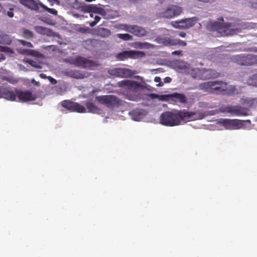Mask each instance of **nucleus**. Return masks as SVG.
<instances>
[{
  "mask_svg": "<svg viewBox=\"0 0 257 257\" xmlns=\"http://www.w3.org/2000/svg\"><path fill=\"white\" fill-rule=\"evenodd\" d=\"M161 2V3H162V2H163L164 0H160Z\"/></svg>",
  "mask_w": 257,
  "mask_h": 257,
  "instance_id": "4d7b16f0",
  "label": "nucleus"
},
{
  "mask_svg": "<svg viewBox=\"0 0 257 257\" xmlns=\"http://www.w3.org/2000/svg\"><path fill=\"white\" fill-rule=\"evenodd\" d=\"M170 101L174 102H179L185 103L187 101V98L185 94L177 92L173 93L170 94Z\"/></svg>",
  "mask_w": 257,
  "mask_h": 257,
  "instance_id": "aec40b11",
  "label": "nucleus"
},
{
  "mask_svg": "<svg viewBox=\"0 0 257 257\" xmlns=\"http://www.w3.org/2000/svg\"><path fill=\"white\" fill-rule=\"evenodd\" d=\"M117 85L120 87L128 89L142 88L143 86L140 83L134 81H130L127 80H123L118 82Z\"/></svg>",
  "mask_w": 257,
  "mask_h": 257,
  "instance_id": "2eb2a0df",
  "label": "nucleus"
},
{
  "mask_svg": "<svg viewBox=\"0 0 257 257\" xmlns=\"http://www.w3.org/2000/svg\"><path fill=\"white\" fill-rule=\"evenodd\" d=\"M86 106L89 112L95 113L99 110V108L92 102H87L86 103Z\"/></svg>",
  "mask_w": 257,
  "mask_h": 257,
  "instance_id": "bb28decb",
  "label": "nucleus"
},
{
  "mask_svg": "<svg viewBox=\"0 0 257 257\" xmlns=\"http://www.w3.org/2000/svg\"><path fill=\"white\" fill-rule=\"evenodd\" d=\"M34 29L37 33L41 35L50 36L52 33V31L50 29L42 26H35Z\"/></svg>",
  "mask_w": 257,
  "mask_h": 257,
  "instance_id": "5701e85b",
  "label": "nucleus"
},
{
  "mask_svg": "<svg viewBox=\"0 0 257 257\" xmlns=\"http://www.w3.org/2000/svg\"><path fill=\"white\" fill-rule=\"evenodd\" d=\"M219 21L211 22L208 24L207 28L210 31H217L223 36L226 34L227 31L232 26L230 23H223L222 17L218 19Z\"/></svg>",
  "mask_w": 257,
  "mask_h": 257,
  "instance_id": "20e7f679",
  "label": "nucleus"
},
{
  "mask_svg": "<svg viewBox=\"0 0 257 257\" xmlns=\"http://www.w3.org/2000/svg\"><path fill=\"white\" fill-rule=\"evenodd\" d=\"M48 79L49 80L50 82L53 84H55L57 83V81L55 79L52 78L51 76H48Z\"/></svg>",
  "mask_w": 257,
  "mask_h": 257,
  "instance_id": "c03bdc74",
  "label": "nucleus"
},
{
  "mask_svg": "<svg viewBox=\"0 0 257 257\" xmlns=\"http://www.w3.org/2000/svg\"><path fill=\"white\" fill-rule=\"evenodd\" d=\"M247 83L249 85L257 87V73L252 74L247 79Z\"/></svg>",
  "mask_w": 257,
  "mask_h": 257,
  "instance_id": "a878e982",
  "label": "nucleus"
},
{
  "mask_svg": "<svg viewBox=\"0 0 257 257\" xmlns=\"http://www.w3.org/2000/svg\"><path fill=\"white\" fill-rule=\"evenodd\" d=\"M97 35L101 37H108L110 35V31L104 28H98L96 30Z\"/></svg>",
  "mask_w": 257,
  "mask_h": 257,
  "instance_id": "b1692460",
  "label": "nucleus"
},
{
  "mask_svg": "<svg viewBox=\"0 0 257 257\" xmlns=\"http://www.w3.org/2000/svg\"><path fill=\"white\" fill-rule=\"evenodd\" d=\"M154 81L156 82H159V84L157 85V86H162L164 84L161 82V79L160 77L156 76L155 77Z\"/></svg>",
  "mask_w": 257,
  "mask_h": 257,
  "instance_id": "58836bf2",
  "label": "nucleus"
},
{
  "mask_svg": "<svg viewBox=\"0 0 257 257\" xmlns=\"http://www.w3.org/2000/svg\"><path fill=\"white\" fill-rule=\"evenodd\" d=\"M159 95V94H155V93H151L150 95L151 98H152V99H155V98H158V99Z\"/></svg>",
  "mask_w": 257,
  "mask_h": 257,
  "instance_id": "a18cd8bd",
  "label": "nucleus"
},
{
  "mask_svg": "<svg viewBox=\"0 0 257 257\" xmlns=\"http://www.w3.org/2000/svg\"><path fill=\"white\" fill-rule=\"evenodd\" d=\"M223 112L236 116H247L249 114V109L248 108L239 105L225 106L223 108Z\"/></svg>",
  "mask_w": 257,
  "mask_h": 257,
  "instance_id": "6e6552de",
  "label": "nucleus"
},
{
  "mask_svg": "<svg viewBox=\"0 0 257 257\" xmlns=\"http://www.w3.org/2000/svg\"><path fill=\"white\" fill-rule=\"evenodd\" d=\"M39 6L42 7L44 10L47 11L48 13L54 15H57V11L55 9L49 8L41 3L39 4Z\"/></svg>",
  "mask_w": 257,
  "mask_h": 257,
  "instance_id": "72a5a7b5",
  "label": "nucleus"
},
{
  "mask_svg": "<svg viewBox=\"0 0 257 257\" xmlns=\"http://www.w3.org/2000/svg\"><path fill=\"white\" fill-rule=\"evenodd\" d=\"M24 61L29 64L32 66H33V67H35L36 68L41 69L42 68V66H41L40 63L36 61H34L33 60L26 58V59H24Z\"/></svg>",
  "mask_w": 257,
  "mask_h": 257,
  "instance_id": "c85d7f7f",
  "label": "nucleus"
},
{
  "mask_svg": "<svg viewBox=\"0 0 257 257\" xmlns=\"http://www.w3.org/2000/svg\"><path fill=\"white\" fill-rule=\"evenodd\" d=\"M142 53L139 51H125L119 53L117 55V58L119 60H124L128 58H136Z\"/></svg>",
  "mask_w": 257,
  "mask_h": 257,
  "instance_id": "f3484780",
  "label": "nucleus"
},
{
  "mask_svg": "<svg viewBox=\"0 0 257 257\" xmlns=\"http://www.w3.org/2000/svg\"><path fill=\"white\" fill-rule=\"evenodd\" d=\"M126 31L138 37H144L148 33L146 29L142 27L136 25H126Z\"/></svg>",
  "mask_w": 257,
  "mask_h": 257,
  "instance_id": "4468645a",
  "label": "nucleus"
},
{
  "mask_svg": "<svg viewBox=\"0 0 257 257\" xmlns=\"http://www.w3.org/2000/svg\"><path fill=\"white\" fill-rule=\"evenodd\" d=\"M199 70H200L199 68H195L192 70L190 73L191 77L194 79H200V78L198 77L200 76V74H199V73L198 72Z\"/></svg>",
  "mask_w": 257,
  "mask_h": 257,
  "instance_id": "473e14b6",
  "label": "nucleus"
},
{
  "mask_svg": "<svg viewBox=\"0 0 257 257\" xmlns=\"http://www.w3.org/2000/svg\"><path fill=\"white\" fill-rule=\"evenodd\" d=\"M199 88L210 93L233 95L237 94V90L233 85H228L222 81L204 82L199 85Z\"/></svg>",
  "mask_w": 257,
  "mask_h": 257,
  "instance_id": "f03ea898",
  "label": "nucleus"
},
{
  "mask_svg": "<svg viewBox=\"0 0 257 257\" xmlns=\"http://www.w3.org/2000/svg\"><path fill=\"white\" fill-rule=\"evenodd\" d=\"M219 123L226 130H239L243 128L242 120L237 119L221 118Z\"/></svg>",
  "mask_w": 257,
  "mask_h": 257,
  "instance_id": "0eeeda50",
  "label": "nucleus"
},
{
  "mask_svg": "<svg viewBox=\"0 0 257 257\" xmlns=\"http://www.w3.org/2000/svg\"><path fill=\"white\" fill-rule=\"evenodd\" d=\"M66 61L76 66H81L90 69H92L98 65L96 62L80 56L74 58L68 59Z\"/></svg>",
  "mask_w": 257,
  "mask_h": 257,
  "instance_id": "423d86ee",
  "label": "nucleus"
},
{
  "mask_svg": "<svg viewBox=\"0 0 257 257\" xmlns=\"http://www.w3.org/2000/svg\"><path fill=\"white\" fill-rule=\"evenodd\" d=\"M117 37L124 41L132 40L133 38V36L128 34H118Z\"/></svg>",
  "mask_w": 257,
  "mask_h": 257,
  "instance_id": "2f4dec72",
  "label": "nucleus"
},
{
  "mask_svg": "<svg viewBox=\"0 0 257 257\" xmlns=\"http://www.w3.org/2000/svg\"><path fill=\"white\" fill-rule=\"evenodd\" d=\"M130 1H132V2H134V1H135L136 0H130Z\"/></svg>",
  "mask_w": 257,
  "mask_h": 257,
  "instance_id": "6e6d98bb",
  "label": "nucleus"
},
{
  "mask_svg": "<svg viewBox=\"0 0 257 257\" xmlns=\"http://www.w3.org/2000/svg\"><path fill=\"white\" fill-rule=\"evenodd\" d=\"M83 10L86 12H92L96 14H100L102 9L97 7L96 5H88L83 8Z\"/></svg>",
  "mask_w": 257,
  "mask_h": 257,
  "instance_id": "4be33fe9",
  "label": "nucleus"
},
{
  "mask_svg": "<svg viewBox=\"0 0 257 257\" xmlns=\"http://www.w3.org/2000/svg\"><path fill=\"white\" fill-rule=\"evenodd\" d=\"M18 41L20 43L21 45L29 47V48H32L33 47V45L29 42H27L26 41L23 40H18Z\"/></svg>",
  "mask_w": 257,
  "mask_h": 257,
  "instance_id": "e433bc0d",
  "label": "nucleus"
},
{
  "mask_svg": "<svg viewBox=\"0 0 257 257\" xmlns=\"http://www.w3.org/2000/svg\"><path fill=\"white\" fill-rule=\"evenodd\" d=\"M182 8L177 5H172L168 7L164 12L160 14V17L171 19L180 15L182 12Z\"/></svg>",
  "mask_w": 257,
  "mask_h": 257,
  "instance_id": "f8f14e48",
  "label": "nucleus"
},
{
  "mask_svg": "<svg viewBox=\"0 0 257 257\" xmlns=\"http://www.w3.org/2000/svg\"><path fill=\"white\" fill-rule=\"evenodd\" d=\"M200 70L198 71L199 74H200V76H198L200 78V79H209L212 78L216 77L217 76V74L216 73L215 71L212 69H207L201 68L200 69Z\"/></svg>",
  "mask_w": 257,
  "mask_h": 257,
  "instance_id": "a211bd4d",
  "label": "nucleus"
},
{
  "mask_svg": "<svg viewBox=\"0 0 257 257\" xmlns=\"http://www.w3.org/2000/svg\"><path fill=\"white\" fill-rule=\"evenodd\" d=\"M100 17L98 16H95L94 17V21L96 22L97 23L100 20Z\"/></svg>",
  "mask_w": 257,
  "mask_h": 257,
  "instance_id": "09e8293b",
  "label": "nucleus"
},
{
  "mask_svg": "<svg viewBox=\"0 0 257 257\" xmlns=\"http://www.w3.org/2000/svg\"><path fill=\"white\" fill-rule=\"evenodd\" d=\"M13 11H14V8H11L9 9V11L7 12V15L9 17H10L11 18L14 17V15Z\"/></svg>",
  "mask_w": 257,
  "mask_h": 257,
  "instance_id": "79ce46f5",
  "label": "nucleus"
},
{
  "mask_svg": "<svg viewBox=\"0 0 257 257\" xmlns=\"http://www.w3.org/2000/svg\"><path fill=\"white\" fill-rule=\"evenodd\" d=\"M5 59H6L5 56L2 53L0 54V61H1L2 60H4Z\"/></svg>",
  "mask_w": 257,
  "mask_h": 257,
  "instance_id": "8fccbe9b",
  "label": "nucleus"
},
{
  "mask_svg": "<svg viewBox=\"0 0 257 257\" xmlns=\"http://www.w3.org/2000/svg\"><path fill=\"white\" fill-rule=\"evenodd\" d=\"M155 41L159 44L168 46H172L173 39L165 36L161 35L157 36L155 39Z\"/></svg>",
  "mask_w": 257,
  "mask_h": 257,
  "instance_id": "412c9836",
  "label": "nucleus"
},
{
  "mask_svg": "<svg viewBox=\"0 0 257 257\" xmlns=\"http://www.w3.org/2000/svg\"><path fill=\"white\" fill-rule=\"evenodd\" d=\"M198 19L194 17L191 18L182 19L172 22V26L179 29H188L194 26L197 23Z\"/></svg>",
  "mask_w": 257,
  "mask_h": 257,
  "instance_id": "1a4fd4ad",
  "label": "nucleus"
},
{
  "mask_svg": "<svg viewBox=\"0 0 257 257\" xmlns=\"http://www.w3.org/2000/svg\"><path fill=\"white\" fill-rule=\"evenodd\" d=\"M40 77L41 78H46V76L45 74H43V73H41L40 74Z\"/></svg>",
  "mask_w": 257,
  "mask_h": 257,
  "instance_id": "864d4df0",
  "label": "nucleus"
},
{
  "mask_svg": "<svg viewBox=\"0 0 257 257\" xmlns=\"http://www.w3.org/2000/svg\"><path fill=\"white\" fill-rule=\"evenodd\" d=\"M1 52H4L10 53H13V51L11 48L5 46H2Z\"/></svg>",
  "mask_w": 257,
  "mask_h": 257,
  "instance_id": "4c0bfd02",
  "label": "nucleus"
},
{
  "mask_svg": "<svg viewBox=\"0 0 257 257\" xmlns=\"http://www.w3.org/2000/svg\"><path fill=\"white\" fill-rule=\"evenodd\" d=\"M133 119L135 120H139L141 118L142 113L138 110H133L129 113Z\"/></svg>",
  "mask_w": 257,
  "mask_h": 257,
  "instance_id": "cd10ccee",
  "label": "nucleus"
},
{
  "mask_svg": "<svg viewBox=\"0 0 257 257\" xmlns=\"http://www.w3.org/2000/svg\"><path fill=\"white\" fill-rule=\"evenodd\" d=\"M108 73L111 76L118 77H127L131 75V71L125 68H116L108 70Z\"/></svg>",
  "mask_w": 257,
  "mask_h": 257,
  "instance_id": "dca6fc26",
  "label": "nucleus"
},
{
  "mask_svg": "<svg viewBox=\"0 0 257 257\" xmlns=\"http://www.w3.org/2000/svg\"><path fill=\"white\" fill-rule=\"evenodd\" d=\"M195 113L186 109H174L163 112L160 117V122L163 125L174 126L180 125L191 118Z\"/></svg>",
  "mask_w": 257,
  "mask_h": 257,
  "instance_id": "f257e3e1",
  "label": "nucleus"
},
{
  "mask_svg": "<svg viewBox=\"0 0 257 257\" xmlns=\"http://www.w3.org/2000/svg\"><path fill=\"white\" fill-rule=\"evenodd\" d=\"M178 35L181 37L184 38L186 36V33L184 32H180Z\"/></svg>",
  "mask_w": 257,
  "mask_h": 257,
  "instance_id": "de8ad7c7",
  "label": "nucleus"
},
{
  "mask_svg": "<svg viewBox=\"0 0 257 257\" xmlns=\"http://www.w3.org/2000/svg\"><path fill=\"white\" fill-rule=\"evenodd\" d=\"M22 32L23 37L26 39H30L34 37L33 33L28 29L23 28Z\"/></svg>",
  "mask_w": 257,
  "mask_h": 257,
  "instance_id": "c756f323",
  "label": "nucleus"
},
{
  "mask_svg": "<svg viewBox=\"0 0 257 257\" xmlns=\"http://www.w3.org/2000/svg\"><path fill=\"white\" fill-rule=\"evenodd\" d=\"M87 42H89V43H91V41L90 40H86V43H87Z\"/></svg>",
  "mask_w": 257,
  "mask_h": 257,
  "instance_id": "5fc2aeb1",
  "label": "nucleus"
},
{
  "mask_svg": "<svg viewBox=\"0 0 257 257\" xmlns=\"http://www.w3.org/2000/svg\"><path fill=\"white\" fill-rule=\"evenodd\" d=\"M179 45L181 46H186L187 43L180 39H173L172 46Z\"/></svg>",
  "mask_w": 257,
  "mask_h": 257,
  "instance_id": "7c9ffc66",
  "label": "nucleus"
},
{
  "mask_svg": "<svg viewBox=\"0 0 257 257\" xmlns=\"http://www.w3.org/2000/svg\"><path fill=\"white\" fill-rule=\"evenodd\" d=\"M19 2L22 5L32 10L39 11V4L35 0H19Z\"/></svg>",
  "mask_w": 257,
  "mask_h": 257,
  "instance_id": "6ab92c4d",
  "label": "nucleus"
},
{
  "mask_svg": "<svg viewBox=\"0 0 257 257\" xmlns=\"http://www.w3.org/2000/svg\"><path fill=\"white\" fill-rule=\"evenodd\" d=\"M97 23L95 21H92L90 24V26L91 27H93L95 25H96Z\"/></svg>",
  "mask_w": 257,
  "mask_h": 257,
  "instance_id": "603ef678",
  "label": "nucleus"
},
{
  "mask_svg": "<svg viewBox=\"0 0 257 257\" xmlns=\"http://www.w3.org/2000/svg\"><path fill=\"white\" fill-rule=\"evenodd\" d=\"M17 97L18 100L22 102L35 100L37 98V94L29 90L23 91L16 89Z\"/></svg>",
  "mask_w": 257,
  "mask_h": 257,
  "instance_id": "9d476101",
  "label": "nucleus"
},
{
  "mask_svg": "<svg viewBox=\"0 0 257 257\" xmlns=\"http://www.w3.org/2000/svg\"><path fill=\"white\" fill-rule=\"evenodd\" d=\"M96 100L110 108L117 107L122 104V100L113 95L97 96Z\"/></svg>",
  "mask_w": 257,
  "mask_h": 257,
  "instance_id": "39448f33",
  "label": "nucleus"
},
{
  "mask_svg": "<svg viewBox=\"0 0 257 257\" xmlns=\"http://www.w3.org/2000/svg\"><path fill=\"white\" fill-rule=\"evenodd\" d=\"M231 60L240 66H252L257 64V55L253 54H240L231 58Z\"/></svg>",
  "mask_w": 257,
  "mask_h": 257,
  "instance_id": "7ed1b4c3",
  "label": "nucleus"
},
{
  "mask_svg": "<svg viewBox=\"0 0 257 257\" xmlns=\"http://www.w3.org/2000/svg\"><path fill=\"white\" fill-rule=\"evenodd\" d=\"M172 80V79L169 77H166L164 78V81L165 83H170Z\"/></svg>",
  "mask_w": 257,
  "mask_h": 257,
  "instance_id": "49530a36",
  "label": "nucleus"
},
{
  "mask_svg": "<svg viewBox=\"0 0 257 257\" xmlns=\"http://www.w3.org/2000/svg\"><path fill=\"white\" fill-rule=\"evenodd\" d=\"M61 104L63 107L71 111L79 113H85L86 111L85 108L83 105L68 100L63 101Z\"/></svg>",
  "mask_w": 257,
  "mask_h": 257,
  "instance_id": "9b49d317",
  "label": "nucleus"
},
{
  "mask_svg": "<svg viewBox=\"0 0 257 257\" xmlns=\"http://www.w3.org/2000/svg\"><path fill=\"white\" fill-rule=\"evenodd\" d=\"M34 51L33 50L24 49L23 50L22 53L26 55H33Z\"/></svg>",
  "mask_w": 257,
  "mask_h": 257,
  "instance_id": "a19ab883",
  "label": "nucleus"
},
{
  "mask_svg": "<svg viewBox=\"0 0 257 257\" xmlns=\"http://www.w3.org/2000/svg\"><path fill=\"white\" fill-rule=\"evenodd\" d=\"M243 121V128L244 127V122H247L248 123H251V121L249 119H247L245 120H242Z\"/></svg>",
  "mask_w": 257,
  "mask_h": 257,
  "instance_id": "3c124183",
  "label": "nucleus"
},
{
  "mask_svg": "<svg viewBox=\"0 0 257 257\" xmlns=\"http://www.w3.org/2000/svg\"><path fill=\"white\" fill-rule=\"evenodd\" d=\"M73 77L77 79H82L86 77L84 73L80 72L79 71H76L72 74Z\"/></svg>",
  "mask_w": 257,
  "mask_h": 257,
  "instance_id": "f704fd0d",
  "label": "nucleus"
},
{
  "mask_svg": "<svg viewBox=\"0 0 257 257\" xmlns=\"http://www.w3.org/2000/svg\"><path fill=\"white\" fill-rule=\"evenodd\" d=\"M16 89L13 91L10 87L0 86V97L10 101H16Z\"/></svg>",
  "mask_w": 257,
  "mask_h": 257,
  "instance_id": "ddd939ff",
  "label": "nucleus"
},
{
  "mask_svg": "<svg viewBox=\"0 0 257 257\" xmlns=\"http://www.w3.org/2000/svg\"><path fill=\"white\" fill-rule=\"evenodd\" d=\"M170 98V94H162L159 95L158 99L160 101H169Z\"/></svg>",
  "mask_w": 257,
  "mask_h": 257,
  "instance_id": "c9c22d12",
  "label": "nucleus"
},
{
  "mask_svg": "<svg viewBox=\"0 0 257 257\" xmlns=\"http://www.w3.org/2000/svg\"><path fill=\"white\" fill-rule=\"evenodd\" d=\"M12 41L10 36L7 34L0 35V43L5 45H10Z\"/></svg>",
  "mask_w": 257,
  "mask_h": 257,
  "instance_id": "393cba45",
  "label": "nucleus"
},
{
  "mask_svg": "<svg viewBox=\"0 0 257 257\" xmlns=\"http://www.w3.org/2000/svg\"><path fill=\"white\" fill-rule=\"evenodd\" d=\"M150 44L148 43L145 42V43H138V46L140 48H148V46Z\"/></svg>",
  "mask_w": 257,
  "mask_h": 257,
  "instance_id": "ea45409f",
  "label": "nucleus"
},
{
  "mask_svg": "<svg viewBox=\"0 0 257 257\" xmlns=\"http://www.w3.org/2000/svg\"><path fill=\"white\" fill-rule=\"evenodd\" d=\"M172 55H183V51L181 50L175 51L172 52Z\"/></svg>",
  "mask_w": 257,
  "mask_h": 257,
  "instance_id": "37998d69",
  "label": "nucleus"
}]
</instances>
